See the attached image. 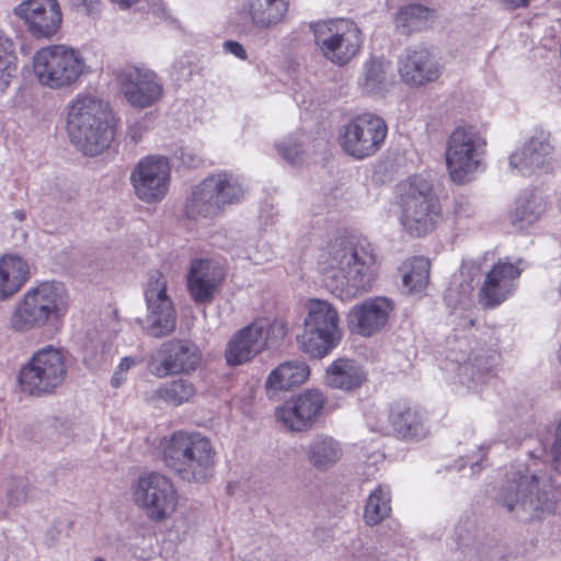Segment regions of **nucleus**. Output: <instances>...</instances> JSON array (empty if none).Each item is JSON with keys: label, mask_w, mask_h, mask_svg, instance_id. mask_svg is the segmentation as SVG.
<instances>
[{"label": "nucleus", "mask_w": 561, "mask_h": 561, "mask_svg": "<svg viewBox=\"0 0 561 561\" xmlns=\"http://www.w3.org/2000/svg\"><path fill=\"white\" fill-rule=\"evenodd\" d=\"M28 278V263L21 256L4 254L0 259V300L16 294Z\"/></svg>", "instance_id": "28"}, {"label": "nucleus", "mask_w": 561, "mask_h": 561, "mask_svg": "<svg viewBox=\"0 0 561 561\" xmlns=\"http://www.w3.org/2000/svg\"><path fill=\"white\" fill-rule=\"evenodd\" d=\"M558 359H559V362L561 364V344H560V348L558 351Z\"/></svg>", "instance_id": "52"}, {"label": "nucleus", "mask_w": 561, "mask_h": 561, "mask_svg": "<svg viewBox=\"0 0 561 561\" xmlns=\"http://www.w3.org/2000/svg\"><path fill=\"white\" fill-rule=\"evenodd\" d=\"M95 561H105V560L102 558H98Z\"/></svg>", "instance_id": "54"}, {"label": "nucleus", "mask_w": 561, "mask_h": 561, "mask_svg": "<svg viewBox=\"0 0 561 561\" xmlns=\"http://www.w3.org/2000/svg\"><path fill=\"white\" fill-rule=\"evenodd\" d=\"M68 307L69 298L62 285L42 282L16 304L10 317V328L16 332L44 328L48 322L64 318Z\"/></svg>", "instance_id": "5"}, {"label": "nucleus", "mask_w": 561, "mask_h": 561, "mask_svg": "<svg viewBox=\"0 0 561 561\" xmlns=\"http://www.w3.org/2000/svg\"><path fill=\"white\" fill-rule=\"evenodd\" d=\"M255 325V333L263 342V351L274 347L283 342L288 333L287 323L282 319H259L252 322Z\"/></svg>", "instance_id": "40"}, {"label": "nucleus", "mask_w": 561, "mask_h": 561, "mask_svg": "<svg viewBox=\"0 0 561 561\" xmlns=\"http://www.w3.org/2000/svg\"><path fill=\"white\" fill-rule=\"evenodd\" d=\"M342 455L340 444L331 437L319 436L308 448L310 462L319 469H324L335 463Z\"/></svg>", "instance_id": "38"}, {"label": "nucleus", "mask_w": 561, "mask_h": 561, "mask_svg": "<svg viewBox=\"0 0 561 561\" xmlns=\"http://www.w3.org/2000/svg\"><path fill=\"white\" fill-rule=\"evenodd\" d=\"M308 313L304 327L342 340L340 316L337 310L328 301L310 299L307 302Z\"/></svg>", "instance_id": "29"}, {"label": "nucleus", "mask_w": 561, "mask_h": 561, "mask_svg": "<svg viewBox=\"0 0 561 561\" xmlns=\"http://www.w3.org/2000/svg\"><path fill=\"white\" fill-rule=\"evenodd\" d=\"M18 69V57L14 51L13 42L0 36V90H4L10 80L15 76Z\"/></svg>", "instance_id": "41"}, {"label": "nucleus", "mask_w": 561, "mask_h": 561, "mask_svg": "<svg viewBox=\"0 0 561 561\" xmlns=\"http://www.w3.org/2000/svg\"><path fill=\"white\" fill-rule=\"evenodd\" d=\"M399 72L405 83L422 85L438 79L440 69L426 48L409 51L400 61Z\"/></svg>", "instance_id": "25"}, {"label": "nucleus", "mask_w": 561, "mask_h": 561, "mask_svg": "<svg viewBox=\"0 0 561 561\" xmlns=\"http://www.w3.org/2000/svg\"><path fill=\"white\" fill-rule=\"evenodd\" d=\"M433 18V10L421 4H409L399 10L396 26L402 34L410 35L430 27Z\"/></svg>", "instance_id": "34"}, {"label": "nucleus", "mask_w": 561, "mask_h": 561, "mask_svg": "<svg viewBox=\"0 0 561 561\" xmlns=\"http://www.w3.org/2000/svg\"><path fill=\"white\" fill-rule=\"evenodd\" d=\"M118 83L125 99L135 107H149L163 94L157 73L146 67H126L118 75Z\"/></svg>", "instance_id": "18"}, {"label": "nucleus", "mask_w": 561, "mask_h": 561, "mask_svg": "<svg viewBox=\"0 0 561 561\" xmlns=\"http://www.w3.org/2000/svg\"><path fill=\"white\" fill-rule=\"evenodd\" d=\"M26 30L35 38H50L60 28L62 12L57 0H25L15 9Z\"/></svg>", "instance_id": "19"}, {"label": "nucleus", "mask_w": 561, "mask_h": 561, "mask_svg": "<svg viewBox=\"0 0 561 561\" xmlns=\"http://www.w3.org/2000/svg\"><path fill=\"white\" fill-rule=\"evenodd\" d=\"M430 261L424 256H413L407 260L400 267L404 287L410 293L423 290L430 279Z\"/></svg>", "instance_id": "36"}, {"label": "nucleus", "mask_w": 561, "mask_h": 561, "mask_svg": "<svg viewBox=\"0 0 561 561\" xmlns=\"http://www.w3.org/2000/svg\"><path fill=\"white\" fill-rule=\"evenodd\" d=\"M67 128L71 141L87 156H98L115 135L114 116L107 104L91 96H78L69 107Z\"/></svg>", "instance_id": "2"}, {"label": "nucleus", "mask_w": 561, "mask_h": 561, "mask_svg": "<svg viewBox=\"0 0 561 561\" xmlns=\"http://www.w3.org/2000/svg\"><path fill=\"white\" fill-rule=\"evenodd\" d=\"M388 422L392 435L401 440H420L430 433L425 412L408 400L400 399L390 403Z\"/></svg>", "instance_id": "23"}, {"label": "nucleus", "mask_w": 561, "mask_h": 561, "mask_svg": "<svg viewBox=\"0 0 561 561\" xmlns=\"http://www.w3.org/2000/svg\"><path fill=\"white\" fill-rule=\"evenodd\" d=\"M388 126L378 115L364 113L353 117L340 135V145L345 153L363 160L376 154L387 138Z\"/></svg>", "instance_id": "11"}, {"label": "nucleus", "mask_w": 561, "mask_h": 561, "mask_svg": "<svg viewBox=\"0 0 561 561\" xmlns=\"http://www.w3.org/2000/svg\"><path fill=\"white\" fill-rule=\"evenodd\" d=\"M341 339L304 327L301 334L297 335L299 350L313 359H322L335 350Z\"/></svg>", "instance_id": "33"}, {"label": "nucleus", "mask_w": 561, "mask_h": 561, "mask_svg": "<svg viewBox=\"0 0 561 561\" xmlns=\"http://www.w3.org/2000/svg\"><path fill=\"white\" fill-rule=\"evenodd\" d=\"M67 376V359L61 348L46 346L38 350L22 367L19 381L31 396L53 393Z\"/></svg>", "instance_id": "9"}, {"label": "nucleus", "mask_w": 561, "mask_h": 561, "mask_svg": "<svg viewBox=\"0 0 561 561\" xmlns=\"http://www.w3.org/2000/svg\"><path fill=\"white\" fill-rule=\"evenodd\" d=\"M133 495L135 503L154 522L169 518L178 507L179 497L172 481L157 472L140 476Z\"/></svg>", "instance_id": "12"}, {"label": "nucleus", "mask_w": 561, "mask_h": 561, "mask_svg": "<svg viewBox=\"0 0 561 561\" xmlns=\"http://www.w3.org/2000/svg\"><path fill=\"white\" fill-rule=\"evenodd\" d=\"M160 448L165 466L183 479L202 482L211 476L216 451L201 433L175 431L161 439Z\"/></svg>", "instance_id": "3"}, {"label": "nucleus", "mask_w": 561, "mask_h": 561, "mask_svg": "<svg viewBox=\"0 0 561 561\" xmlns=\"http://www.w3.org/2000/svg\"><path fill=\"white\" fill-rule=\"evenodd\" d=\"M170 180L168 159L157 156L142 158L130 174L136 196L146 203L160 202L169 191Z\"/></svg>", "instance_id": "15"}, {"label": "nucleus", "mask_w": 561, "mask_h": 561, "mask_svg": "<svg viewBox=\"0 0 561 561\" xmlns=\"http://www.w3.org/2000/svg\"><path fill=\"white\" fill-rule=\"evenodd\" d=\"M309 375L310 368L305 362H285L271 371L266 380V388L275 391L289 390L304 383Z\"/></svg>", "instance_id": "32"}, {"label": "nucleus", "mask_w": 561, "mask_h": 561, "mask_svg": "<svg viewBox=\"0 0 561 561\" xmlns=\"http://www.w3.org/2000/svg\"><path fill=\"white\" fill-rule=\"evenodd\" d=\"M224 49L226 53H229L241 60H245L248 58L244 47L236 41H226L224 43Z\"/></svg>", "instance_id": "45"}, {"label": "nucleus", "mask_w": 561, "mask_h": 561, "mask_svg": "<svg viewBox=\"0 0 561 561\" xmlns=\"http://www.w3.org/2000/svg\"><path fill=\"white\" fill-rule=\"evenodd\" d=\"M113 3H117L122 8H128L140 0H111Z\"/></svg>", "instance_id": "51"}, {"label": "nucleus", "mask_w": 561, "mask_h": 561, "mask_svg": "<svg viewBox=\"0 0 561 561\" xmlns=\"http://www.w3.org/2000/svg\"><path fill=\"white\" fill-rule=\"evenodd\" d=\"M365 381V374L355 360L340 357L325 370V383L333 389L351 391Z\"/></svg>", "instance_id": "31"}, {"label": "nucleus", "mask_w": 561, "mask_h": 561, "mask_svg": "<svg viewBox=\"0 0 561 561\" xmlns=\"http://www.w3.org/2000/svg\"><path fill=\"white\" fill-rule=\"evenodd\" d=\"M325 402L327 399L321 391L307 389L278 407L275 410V417L288 431H307L320 416Z\"/></svg>", "instance_id": "17"}, {"label": "nucleus", "mask_w": 561, "mask_h": 561, "mask_svg": "<svg viewBox=\"0 0 561 561\" xmlns=\"http://www.w3.org/2000/svg\"><path fill=\"white\" fill-rule=\"evenodd\" d=\"M145 298L150 321L148 334L161 337L173 332L176 323L175 310L167 293V280L160 271L149 274Z\"/></svg>", "instance_id": "16"}, {"label": "nucleus", "mask_w": 561, "mask_h": 561, "mask_svg": "<svg viewBox=\"0 0 561 561\" xmlns=\"http://www.w3.org/2000/svg\"><path fill=\"white\" fill-rule=\"evenodd\" d=\"M141 362H142V357L135 358V357H130V356H125L119 362L117 368L121 371H124L126 374L127 370H129L131 367L136 366L137 364H140Z\"/></svg>", "instance_id": "47"}, {"label": "nucleus", "mask_w": 561, "mask_h": 561, "mask_svg": "<svg viewBox=\"0 0 561 561\" xmlns=\"http://www.w3.org/2000/svg\"><path fill=\"white\" fill-rule=\"evenodd\" d=\"M506 3H508L512 8H520L526 7L529 3V0H504Z\"/></svg>", "instance_id": "50"}, {"label": "nucleus", "mask_w": 561, "mask_h": 561, "mask_svg": "<svg viewBox=\"0 0 561 561\" xmlns=\"http://www.w3.org/2000/svg\"><path fill=\"white\" fill-rule=\"evenodd\" d=\"M126 380V374L124 371H121L118 368L115 370V373L112 376L111 383L114 388H118L123 385V382Z\"/></svg>", "instance_id": "48"}, {"label": "nucleus", "mask_w": 561, "mask_h": 561, "mask_svg": "<svg viewBox=\"0 0 561 561\" xmlns=\"http://www.w3.org/2000/svg\"><path fill=\"white\" fill-rule=\"evenodd\" d=\"M180 159H181L182 163L188 168H196L202 162V159L198 154H195L190 151H182Z\"/></svg>", "instance_id": "46"}, {"label": "nucleus", "mask_w": 561, "mask_h": 561, "mask_svg": "<svg viewBox=\"0 0 561 561\" xmlns=\"http://www.w3.org/2000/svg\"><path fill=\"white\" fill-rule=\"evenodd\" d=\"M262 345L263 342L255 333V325L251 323L230 340L225 353L227 363L231 366L244 364L263 351Z\"/></svg>", "instance_id": "30"}, {"label": "nucleus", "mask_w": 561, "mask_h": 561, "mask_svg": "<svg viewBox=\"0 0 561 561\" xmlns=\"http://www.w3.org/2000/svg\"><path fill=\"white\" fill-rule=\"evenodd\" d=\"M16 217L22 220L24 218V215L22 213H18Z\"/></svg>", "instance_id": "53"}, {"label": "nucleus", "mask_w": 561, "mask_h": 561, "mask_svg": "<svg viewBox=\"0 0 561 561\" xmlns=\"http://www.w3.org/2000/svg\"><path fill=\"white\" fill-rule=\"evenodd\" d=\"M547 201L537 192H529L522 195L512 214V221L522 227L538 221L547 211Z\"/></svg>", "instance_id": "35"}, {"label": "nucleus", "mask_w": 561, "mask_h": 561, "mask_svg": "<svg viewBox=\"0 0 561 561\" xmlns=\"http://www.w3.org/2000/svg\"><path fill=\"white\" fill-rule=\"evenodd\" d=\"M500 358L501 354L496 350H473L467 359L459 364L458 375L472 382H485L489 378L495 377Z\"/></svg>", "instance_id": "27"}, {"label": "nucleus", "mask_w": 561, "mask_h": 561, "mask_svg": "<svg viewBox=\"0 0 561 561\" xmlns=\"http://www.w3.org/2000/svg\"><path fill=\"white\" fill-rule=\"evenodd\" d=\"M486 140L473 125H459L448 137L445 160L451 181L465 184L480 165Z\"/></svg>", "instance_id": "7"}, {"label": "nucleus", "mask_w": 561, "mask_h": 561, "mask_svg": "<svg viewBox=\"0 0 561 561\" xmlns=\"http://www.w3.org/2000/svg\"><path fill=\"white\" fill-rule=\"evenodd\" d=\"M314 43L332 64L344 66L358 55L363 33L358 25L345 19L318 22L313 25Z\"/></svg>", "instance_id": "10"}, {"label": "nucleus", "mask_w": 561, "mask_h": 561, "mask_svg": "<svg viewBox=\"0 0 561 561\" xmlns=\"http://www.w3.org/2000/svg\"><path fill=\"white\" fill-rule=\"evenodd\" d=\"M500 501L508 512L519 503L533 519H541L546 514H551L557 505L547 491L539 490L536 476H519L517 481L508 482L500 494Z\"/></svg>", "instance_id": "14"}, {"label": "nucleus", "mask_w": 561, "mask_h": 561, "mask_svg": "<svg viewBox=\"0 0 561 561\" xmlns=\"http://www.w3.org/2000/svg\"><path fill=\"white\" fill-rule=\"evenodd\" d=\"M195 394V387L192 382L184 379H175L160 386L154 397L163 400L168 404L179 407L190 401Z\"/></svg>", "instance_id": "39"}, {"label": "nucleus", "mask_w": 561, "mask_h": 561, "mask_svg": "<svg viewBox=\"0 0 561 561\" xmlns=\"http://www.w3.org/2000/svg\"><path fill=\"white\" fill-rule=\"evenodd\" d=\"M524 268L523 259L513 262L506 256L495 262L485 273L478 290V301L482 308H496L512 297Z\"/></svg>", "instance_id": "13"}, {"label": "nucleus", "mask_w": 561, "mask_h": 561, "mask_svg": "<svg viewBox=\"0 0 561 561\" xmlns=\"http://www.w3.org/2000/svg\"><path fill=\"white\" fill-rule=\"evenodd\" d=\"M398 194L399 220L408 234L420 238L435 230L443 209L428 181L411 176L398 185Z\"/></svg>", "instance_id": "4"}, {"label": "nucleus", "mask_w": 561, "mask_h": 561, "mask_svg": "<svg viewBox=\"0 0 561 561\" xmlns=\"http://www.w3.org/2000/svg\"><path fill=\"white\" fill-rule=\"evenodd\" d=\"M318 270L334 296L352 300L371 290L378 277L379 262L366 237L345 232L320 250Z\"/></svg>", "instance_id": "1"}, {"label": "nucleus", "mask_w": 561, "mask_h": 561, "mask_svg": "<svg viewBox=\"0 0 561 561\" xmlns=\"http://www.w3.org/2000/svg\"><path fill=\"white\" fill-rule=\"evenodd\" d=\"M277 150L285 160L293 164L298 163L301 160V144L296 140L288 139L287 141L277 145Z\"/></svg>", "instance_id": "42"}, {"label": "nucleus", "mask_w": 561, "mask_h": 561, "mask_svg": "<svg viewBox=\"0 0 561 561\" xmlns=\"http://www.w3.org/2000/svg\"><path fill=\"white\" fill-rule=\"evenodd\" d=\"M391 513L390 490L383 485H378L368 496L365 508L364 519L367 525L374 526L380 524Z\"/></svg>", "instance_id": "37"}, {"label": "nucleus", "mask_w": 561, "mask_h": 561, "mask_svg": "<svg viewBox=\"0 0 561 561\" xmlns=\"http://www.w3.org/2000/svg\"><path fill=\"white\" fill-rule=\"evenodd\" d=\"M224 265L209 259H195L186 276L187 290L196 304H208L225 282Z\"/></svg>", "instance_id": "22"}, {"label": "nucleus", "mask_w": 561, "mask_h": 561, "mask_svg": "<svg viewBox=\"0 0 561 561\" xmlns=\"http://www.w3.org/2000/svg\"><path fill=\"white\" fill-rule=\"evenodd\" d=\"M552 147L549 135L540 130L536 133L523 148L510 157V165L519 170L522 175H531L536 170L550 163Z\"/></svg>", "instance_id": "24"}, {"label": "nucleus", "mask_w": 561, "mask_h": 561, "mask_svg": "<svg viewBox=\"0 0 561 561\" xmlns=\"http://www.w3.org/2000/svg\"><path fill=\"white\" fill-rule=\"evenodd\" d=\"M383 73V66L380 60L371 59L365 66V83L366 85H375L378 83Z\"/></svg>", "instance_id": "43"}, {"label": "nucleus", "mask_w": 561, "mask_h": 561, "mask_svg": "<svg viewBox=\"0 0 561 561\" xmlns=\"http://www.w3.org/2000/svg\"><path fill=\"white\" fill-rule=\"evenodd\" d=\"M393 309V302L386 297L366 299L350 309L347 329L363 337L374 336L386 328Z\"/></svg>", "instance_id": "20"}, {"label": "nucleus", "mask_w": 561, "mask_h": 561, "mask_svg": "<svg viewBox=\"0 0 561 561\" xmlns=\"http://www.w3.org/2000/svg\"><path fill=\"white\" fill-rule=\"evenodd\" d=\"M162 360L153 366L150 362L151 373L163 378L168 375L190 374L197 369L202 360V353L197 345L187 340H172L164 343L159 350Z\"/></svg>", "instance_id": "21"}, {"label": "nucleus", "mask_w": 561, "mask_h": 561, "mask_svg": "<svg viewBox=\"0 0 561 561\" xmlns=\"http://www.w3.org/2000/svg\"><path fill=\"white\" fill-rule=\"evenodd\" d=\"M81 2L89 14L99 11L100 0H81Z\"/></svg>", "instance_id": "49"}, {"label": "nucleus", "mask_w": 561, "mask_h": 561, "mask_svg": "<svg viewBox=\"0 0 561 561\" xmlns=\"http://www.w3.org/2000/svg\"><path fill=\"white\" fill-rule=\"evenodd\" d=\"M551 453L554 469L557 471H561V420L559 421L556 431V439L553 442Z\"/></svg>", "instance_id": "44"}, {"label": "nucleus", "mask_w": 561, "mask_h": 561, "mask_svg": "<svg viewBox=\"0 0 561 561\" xmlns=\"http://www.w3.org/2000/svg\"><path fill=\"white\" fill-rule=\"evenodd\" d=\"M290 0H245L240 14L259 30H267L283 22Z\"/></svg>", "instance_id": "26"}, {"label": "nucleus", "mask_w": 561, "mask_h": 561, "mask_svg": "<svg viewBox=\"0 0 561 561\" xmlns=\"http://www.w3.org/2000/svg\"><path fill=\"white\" fill-rule=\"evenodd\" d=\"M242 196L243 188L232 174H211L194 188L185 204V214L191 219L214 217L226 205L239 202Z\"/></svg>", "instance_id": "8"}, {"label": "nucleus", "mask_w": 561, "mask_h": 561, "mask_svg": "<svg viewBox=\"0 0 561 561\" xmlns=\"http://www.w3.org/2000/svg\"><path fill=\"white\" fill-rule=\"evenodd\" d=\"M33 72L37 82L51 90L67 89L85 73L87 65L80 53L66 45H48L33 56Z\"/></svg>", "instance_id": "6"}]
</instances>
